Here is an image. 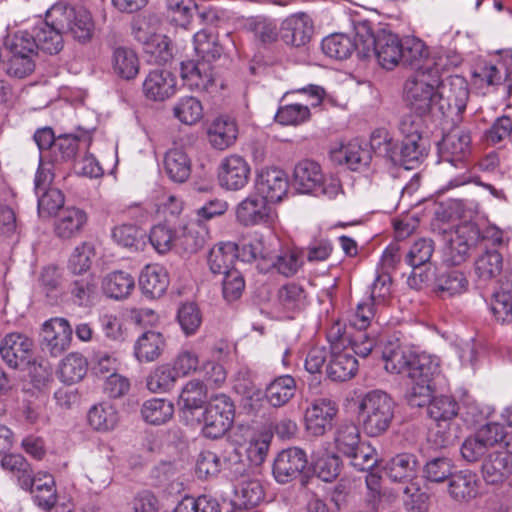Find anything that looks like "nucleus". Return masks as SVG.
Masks as SVG:
<instances>
[{"mask_svg":"<svg viewBox=\"0 0 512 512\" xmlns=\"http://www.w3.org/2000/svg\"><path fill=\"white\" fill-rule=\"evenodd\" d=\"M358 361L346 351L333 352L327 366V375L333 381L343 382L355 376Z\"/></svg>","mask_w":512,"mask_h":512,"instance_id":"36","label":"nucleus"},{"mask_svg":"<svg viewBox=\"0 0 512 512\" xmlns=\"http://www.w3.org/2000/svg\"><path fill=\"white\" fill-rule=\"evenodd\" d=\"M180 75L184 85L195 91H208L215 81L213 67L206 61L188 60L182 62Z\"/></svg>","mask_w":512,"mask_h":512,"instance_id":"18","label":"nucleus"},{"mask_svg":"<svg viewBox=\"0 0 512 512\" xmlns=\"http://www.w3.org/2000/svg\"><path fill=\"white\" fill-rule=\"evenodd\" d=\"M207 398L206 385L198 379L188 381L181 390L178 404L184 412L193 414L202 408Z\"/></svg>","mask_w":512,"mask_h":512,"instance_id":"39","label":"nucleus"},{"mask_svg":"<svg viewBox=\"0 0 512 512\" xmlns=\"http://www.w3.org/2000/svg\"><path fill=\"white\" fill-rule=\"evenodd\" d=\"M458 412V402L445 395L433 397L427 407L428 416L433 422H453Z\"/></svg>","mask_w":512,"mask_h":512,"instance_id":"45","label":"nucleus"},{"mask_svg":"<svg viewBox=\"0 0 512 512\" xmlns=\"http://www.w3.org/2000/svg\"><path fill=\"white\" fill-rule=\"evenodd\" d=\"M234 419V404L225 394L213 396L203 412V434L211 439L222 437Z\"/></svg>","mask_w":512,"mask_h":512,"instance_id":"7","label":"nucleus"},{"mask_svg":"<svg viewBox=\"0 0 512 512\" xmlns=\"http://www.w3.org/2000/svg\"><path fill=\"white\" fill-rule=\"evenodd\" d=\"M427 155V147L423 139H403L400 146L397 145L393 156V164L401 165L405 169H414L416 165Z\"/></svg>","mask_w":512,"mask_h":512,"instance_id":"35","label":"nucleus"},{"mask_svg":"<svg viewBox=\"0 0 512 512\" xmlns=\"http://www.w3.org/2000/svg\"><path fill=\"white\" fill-rule=\"evenodd\" d=\"M49 21L63 28L80 43L89 42L94 34V22L91 13L82 6H72L57 2L47 10Z\"/></svg>","mask_w":512,"mask_h":512,"instance_id":"3","label":"nucleus"},{"mask_svg":"<svg viewBox=\"0 0 512 512\" xmlns=\"http://www.w3.org/2000/svg\"><path fill=\"white\" fill-rule=\"evenodd\" d=\"M434 252V242L428 238L416 240L409 248L405 261L412 268L425 266L430 261Z\"/></svg>","mask_w":512,"mask_h":512,"instance_id":"56","label":"nucleus"},{"mask_svg":"<svg viewBox=\"0 0 512 512\" xmlns=\"http://www.w3.org/2000/svg\"><path fill=\"white\" fill-rule=\"evenodd\" d=\"M307 465L305 452L297 447H290L278 453L273 463V476L280 484L296 479Z\"/></svg>","mask_w":512,"mask_h":512,"instance_id":"14","label":"nucleus"},{"mask_svg":"<svg viewBox=\"0 0 512 512\" xmlns=\"http://www.w3.org/2000/svg\"><path fill=\"white\" fill-rule=\"evenodd\" d=\"M453 463L447 457L434 458L426 463L423 469L424 477L430 482H443L452 474Z\"/></svg>","mask_w":512,"mask_h":512,"instance_id":"62","label":"nucleus"},{"mask_svg":"<svg viewBox=\"0 0 512 512\" xmlns=\"http://www.w3.org/2000/svg\"><path fill=\"white\" fill-rule=\"evenodd\" d=\"M334 443L337 451L344 456L353 455L361 444L357 425L353 422H342L336 429Z\"/></svg>","mask_w":512,"mask_h":512,"instance_id":"43","label":"nucleus"},{"mask_svg":"<svg viewBox=\"0 0 512 512\" xmlns=\"http://www.w3.org/2000/svg\"><path fill=\"white\" fill-rule=\"evenodd\" d=\"M418 462L415 455L400 453L392 457L385 465V473L392 482L404 484L403 493L411 503H423L427 496L414 482L417 478Z\"/></svg>","mask_w":512,"mask_h":512,"instance_id":"4","label":"nucleus"},{"mask_svg":"<svg viewBox=\"0 0 512 512\" xmlns=\"http://www.w3.org/2000/svg\"><path fill=\"white\" fill-rule=\"evenodd\" d=\"M277 296L280 305L287 311H295L302 308L306 298L303 287L296 283L282 286Z\"/></svg>","mask_w":512,"mask_h":512,"instance_id":"60","label":"nucleus"},{"mask_svg":"<svg viewBox=\"0 0 512 512\" xmlns=\"http://www.w3.org/2000/svg\"><path fill=\"white\" fill-rule=\"evenodd\" d=\"M336 414L335 402L326 398L316 399L305 412L306 429L312 435L321 436L331 428Z\"/></svg>","mask_w":512,"mask_h":512,"instance_id":"17","label":"nucleus"},{"mask_svg":"<svg viewBox=\"0 0 512 512\" xmlns=\"http://www.w3.org/2000/svg\"><path fill=\"white\" fill-rule=\"evenodd\" d=\"M269 203L257 192L248 195L236 206L237 221L246 227L274 223L277 215Z\"/></svg>","mask_w":512,"mask_h":512,"instance_id":"9","label":"nucleus"},{"mask_svg":"<svg viewBox=\"0 0 512 512\" xmlns=\"http://www.w3.org/2000/svg\"><path fill=\"white\" fill-rule=\"evenodd\" d=\"M461 63L462 56L457 51L439 47L430 53L429 59L424 62L421 69L430 76H436L438 80H443V72L458 67Z\"/></svg>","mask_w":512,"mask_h":512,"instance_id":"32","label":"nucleus"},{"mask_svg":"<svg viewBox=\"0 0 512 512\" xmlns=\"http://www.w3.org/2000/svg\"><path fill=\"white\" fill-rule=\"evenodd\" d=\"M448 493L456 501H469L478 494V478L469 470L452 473L448 478Z\"/></svg>","mask_w":512,"mask_h":512,"instance_id":"31","label":"nucleus"},{"mask_svg":"<svg viewBox=\"0 0 512 512\" xmlns=\"http://www.w3.org/2000/svg\"><path fill=\"white\" fill-rule=\"evenodd\" d=\"M238 133L236 120L229 116L215 118L207 130L209 143L213 148L221 151L235 144Z\"/></svg>","mask_w":512,"mask_h":512,"instance_id":"23","label":"nucleus"},{"mask_svg":"<svg viewBox=\"0 0 512 512\" xmlns=\"http://www.w3.org/2000/svg\"><path fill=\"white\" fill-rule=\"evenodd\" d=\"M237 245L233 242H220L213 246L207 255V264L213 274H226L235 268Z\"/></svg>","mask_w":512,"mask_h":512,"instance_id":"29","label":"nucleus"},{"mask_svg":"<svg viewBox=\"0 0 512 512\" xmlns=\"http://www.w3.org/2000/svg\"><path fill=\"white\" fill-rule=\"evenodd\" d=\"M42 349L51 356L57 357L64 353L72 341V328L67 319L51 318L42 324Z\"/></svg>","mask_w":512,"mask_h":512,"instance_id":"12","label":"nucleus"},{"mask_svg":"<svg viewBox=\"0 0 512 512\" xmlns=\"http://www.w3.org/2000/svg\"><path fill=\"white\" fill-rule=\"evenodd\" d=\"M357 34L361 51V58L374 55L378 63L385 69H394L403 56L400 38L386 30H380L376 35L366 23L357 25Z\"/></svg>","mask_w":512,"mask_h":512,"instance_id":"1","label":"nucleus"},{"mask_svg":"<svg viewBox=\"0 0 512 512\" xmlns=\"http://www.w3.org/2000/svg\"><path fill=\"white\" fill-rule=\"evenodd\" d=\"M88 221L86 212L77 207H67L57 214L53 230L55 235L63 240L78 237Z\"/></svg>","mask_w":512,"mask_h":512,"instance_id":"19","label":"nucleus"},{"mask_svg":"<svg viewBox=\"0 0 512 512\" xmlns=\"http://www.w3.org/2000/svg\"><path fill=\"white\" fill-rule=\"evenodd\" d=\"M471 153V135L468 131L454 130L445 135L438 144V154L442 162L465 168Z\"/></svg>","mask_w":512,"mask_h":512,"instance_id":"13","label":"nucleus"},{"mask_svg":"<svg viewBox=\"0 0 512 512\" xmlns=\"http://www.w3.org/2000/svg\"><path fill=\"white\" fill-rule=\"evenodd\" d=\"M400 63L420 71L424 62L429 59L430 51L427 45L419 38L407 37L402 41Z\"/></svg>","mask_w":512,"mask_h":512,"instance_id":"40","label":"nucleus"},{"mask_svg":"<svg viewBox=\"0 0 512 512\" xmlns=\"http://www.w3.org/2000/svg\"><path fill=\"white\" fill-rule=\"evenodd\" d=\"M323 182V173L320 165L312 160L299 161L293 171L292 184L303 194L312 193Z\"/></svg>","mask_w":512,"mask_h":512,"instance_id":"24","label":"nucleus"},{"mask_svg":"<svg viewBox=\"0 0 512 512\" xmlns=\"http://www.w3.org/2000/svg\"><path fill=\"white\" fill-rule=\"evenodd\" d=\"M173 414V403L162 398L146 400L141 407L142 418L152 425H161L168 422Z\"/></svg>","mask_w":512,"mask_h":512,"instance_id":"41","label":"nucleus"},{"mask_svg":"<svg viewBox=\"0 0 512 512\" xmlns=\"http://www.w3.org/2000/svg\"><path fill=\"white\" fill-rule=\"evenodd\" d=\"M49 20L46 13L45 22L41 27L37 28L35 39L37 51L41 50L47 54L54 55L59 53L63 48L62 33L64 29L56 27V25Z\"/></svg>","mask_w":512,"mask_h":512,"instance_id":"37","label":"nucleus"},{"mask_svg":"<svg viewBox=\"0 0 512 512\" xmlns=\"http://www.w3.org/2000/svg\"><path fill=\"white\" fill-rule=\"evenodd\" d=\"M395 402L382 390L364 394L358 404L359 419L364 432L370 437L384 434L394 418Z\"/></svg>","mask_w":512,"mask_h":512,"instance_id":"2","label":"nucleus"},{"mask_svg":"<svg viewBox=\"0 0 512 512\" xmlns=\"http://www.w3.org/2000/svg\"><path fill=\"white\" fill-rule=\"evenodd\" d=\"M176 380L175 371L168 364H164L151 371L146 386L152 393H166L174 387Z\"/></svg>","mask_w":512,"mask_h":512,"instance_id":"52","label":"nucleus"},{"mask_svg":"<svg viewBox=\"0 0 512 512\" xmlns=\"http://www.w3.org/2000/svg\"><path fill=\"white\" fill-rule=\"evenodd\" d=\"M357 34V26L355 27V36L343 33H335L325 37L322 40V51L325 55L336 60H344L351 56L353 52L361 58L360 45Z\"/></svg>","mask_w":512,"mask_h":512,"instance_id":"25","label":"nucleus"},{"mask_svg":"<svg viewBox=\"0 0 512 512\" xmlns=\"http://www.w3.org/2000/svg\"><path fill=\"white\" fill-rule=\"evenodd\" d=\"M310 117V110L307 105L289 104L280 107L275 119L282 125H298Z\"/></svg>","mask_w":512,"mask_h":512,"instance_id":"64","label":"nucleus"},{"mask_svg":"<svg viewBox=\"0 0 512 512\" xmlns=\"http://www.w3.org/2000/svg\"><path fill=\"white\" fill-rule=\"evenodd\" d=\"M457 438L453 422H434L428 431V443L434 449H443L454 444Z\"/></svg>","mask_w":512,"mask_h":512,"instance_id":"55","label":"nucleus"},{"mask_svg":"<svg viewBox=\"0 0 512 512\" xmlns=\"http://www.w3.org/2000/svg\"><path fill=\"white\" fill-rule=\"evenodd\" d=\"M28 490L33 493L35 503L44 510L51 509L57 501L54 479L50 475L34 479L32 488Z\"/></svg>","mask_w":512,"mask_h":512,"instance_id":"53","label":"nucleus"},{"mask_svg":"<svg viewBox=\"0 0 512 512\" xmlns=\"http://www.w3.org/2000/svg\"><path fill=\"white\" fill-rule=\"evenodd\" d=\"M3 469L14 475L22 489H31L34 483L30 464L20 454H8L1 460Z\"/></svg>","mask_w":512,"mask_h":512,"instance_id":"44","label":"nucleus"},{"mask_svg":"<svg viewBox=\"0 0 512 512\" xmlns=\"http://www.w3.org/2000/svg\"><path fill=\"white\" fill-rule=\"evenodd\" d=\"M165 347L162 333L148 330L142 333L135 342L134 355L139 362H152L160 357Z\"/></svg>","mask_w":512,"mask_h":512,"instance_id":"33","label":"nucleus"},{"mask_svg":"<svg viewBox=\"0 0 512 512\" xmlns=\"http://www.w3.org/2000/svg\"><path fill=\"white\" fill-rule=\"evenodd\" d=\"M382 357L385 362L384 368L387 372L403 375L408 378L412 376V373L425 370V366H429L431 362L438 358L426 353H417L400 346L384 351ZM427 370L429 368L426 367Z\"/></svg>","mask_w":512,"mask_h":512,"instance_id":"8","label":"nucleus"},{"mask_svg":"<svg viewBox=\"0 0 512 512\" xmlns=\"http://www.w3.org/2000/svg\"><path fill=\"white\" fill-rule=\"evenodd\" d=\"M251 167L241 155L230 154L224 157L218 167L219 185L228 191H239L249 182Z\"/></svg>","mask_w":512,"mask_h":512,"instance_id":"11","label":"nucleus"},{"mask_svg":"<svg viewBox=\"0 0 512 512\" xmlns=\"http://www.w3.org/2000/svg\"><path fill=\"white\" fill-rule=\"evenodd\" d=\"M134 287V277L124 271H113L107 274L102 281L104 294L114 299L126 298Z\"/></svg>","mask_w":512,"mask_h":512,"instance_id":"38","label":"nucleus"},{"mask_svg":"<svg viewBox=\"0 0 512 512\" xmlns=\"http://www.w3.org/2000/svg\"><path fill=\"white\" fill-rule=\"evenodd\" d=\"M175 90L176 79L165 69L150 71L143 83L145 96L153 101H163L174 95Z\"/></svg>","mask_w":512,"mask_h":512,"instance_id":"21","label":"nucleus"},{"mask_svg":"<svg viewBox=\"0 0 512 512\" xmlns=\"http://www.w3.org/2000/svg\"><path fill=\"white\" fill-rule=\"evenodd\" d=\"M178 228L166 224H157L150 230L149 241L159 254H165L172 249L177 250Z\"/></svg>","mask_w":512,"mask_h":512,"instance_id":"49","label":"nucleus"},{"mask_svg":"<svg viewBox=\"0 0 512 512\" xmlns=\"http://www.w3.org/2000/svg\"><path fill=\"white\" fill-rule=\"evenodd\" d=\"M503 258L495 249H486L475 260V273L479 280L489 281L496 278L502 271Z\"/></svg>","mask_w":512,"mask_h":512,"instance_id":"46","label":"nucleus"},{"mask_svg":"<svg viewBox=\"0 0 512 512\" xmlns=\"http://www.w3.org/2000/svg\"><path fill=\"white\" fill-rule=\"evenodd\" d=\"M139 285L146 296L159 298L169 285L168 273L164 267L158 264L147 265L140 274Z\"/></svg>","mask_w":512,"mask_h":512,"instance_id":"27","label":"nucleus"},{"mask_svg":"<svg viewBox=\"0 0 512 512\" xmlns=\"http://www.w3.org/2000/svg\"><path fill=\"white\" fill-rule=\"evenodd\" d=\"M87 419L89 425L94 430L99 432H109L117 427L120 416L113 403L104 401L95 404L90 408Z\"/></svg>","mask_w":512,"mask_h":512,"instance_id":"34","label":"nucleus"},{"mask_svg":"<svg viewBox=\"0 0 512 512\" xmlns=\"http://www.w3.org/2000/svg\"><path fill=\"white\" fill-rule=\"evenodd\" d=\"M470 90L466 79L450 75L439 80L437 110L444 116L461 115L467 106Z\"/></svg>","mask_w":512,"mask_h":512,"instance_id":"6","label":"nucleus"},{"mask_svg":"<svg viewBox=\"0 0 512 512\" xmlns=\"http://www.w3.org/2000/svg\"><path fill=\"white\" fill-rule=\"evenodd\" d=\"M208 238V229L202 223L191 221L178 227L177 251L194 254L202 249Z\"/></svg>","mask_w":512,"mask_h":512,"instance_id":"26","label":"nucleus"},{"mask_svg":"<svg viewBox=\"0 0 512 512\" xmlns=\"http://www.w3.org/2000/svg\"><path fill=\"white\" fill-rule=\"evenodd\" d=\"M80 139L74 135H63L56 139L53 157L56 162H74L79 152Z\"/></svg>","mask_w":512,"mask_h":512,"instance_id":"57","label":"nucleus"},{"mask_svg":"<svg viewBox=\"0 0 512 512\" xmlns=\"http://www.w3.org/2000/svg\"><path fill=\"white\" fill-rule=\"evenodd\" d=\"M191 159L183 147H173L164 156V170L176 183L185 182L191 174Z\"/></svg>","mask_w":512,"mask_h":512,"instance_id":"30","label":"nucleus"},{"mask_svg":"<svg viewBox=\"0 0 512 512\" xmlns=\"http://www.w3.org/2000/svg\"><path fill=\"white\" fill-rule=\"evenodd\" d=\"M235 495L240 506L250 509L263 500L264 490L259 480L247 478L238 484Z\"/></svg>","mask_w":512,"mask_h":512,"instance_id":"51","label":"nucleus"},{"mask_svg":"<svg viewBox=\"0 0 512 512\" xmlns=\"http://www.w3.org/2000/svg\"><path fill=\"white\" fill-rule=\"evenodd\" d=\"M468 288V280L465 275L457 270L442 274L437 279V289L441 295L453 296L465 292Z\"/></svg>","mask_w":512,"mask_h":512,"instance_id":"58","label":"nucleus"},{"mask_svg":"<svg viewBox=\"0 0 512 512\" xmlns=\"http://www.w3.org/2000/svg\"><path fill=\"white\" fill-rule=\"evenodd\" d=\"M297 384L290 375H282L267 384L263 396L274 408L283 407L295 396Z\"/></svg>","mask_w":512,"mask_h":512,"instance_id":"28","label":"nucleus"},{"mask_svg":"<svg viewBox=\"0 0 512 512\" xmlns=\"http://www.w3.org/2000/svg\"><path fill=\"white\" fill-rule=\"evenodd\" d=\"M34 342L21 332L7 333L0 342V355L13 369H21L30 364Z\"/></svg>","mask_w":512,"mask_h":512,"instance_id":"10","label":"nucleus"},{"mask_svg":"<svg viewBox=\"0 0 512 512\" xmlns=\"http://www.w3.org/2000/svg\"><path fill=\"white\" fill-rule=\"evenodd\" d=\"M439 80L420 69L405 83L406 101L415 112L429 114L437 109Z\"/></svg>","mask_w":512,"mask_h":512,"instance_id":"5","label":"nucleus"},{"mask_svg":"<svg viewBox=\"0 0 512 512\" xmlns=\"http://www.w3.org/2000/svg\"><path fill=\"white\" fill-rule=\"evenodd\" d=\"M96 255L95 247L90 242H82L73 250L68 267L74 274L86 273L92 264V261Z\"/></svg>","mask_w":512,"mask_h":512,"instance_id":"54","label":"nucleus"},{"mask_svg":"<svg viewBox=\"0 0 512 512\" xmlns=\"http://www.w3.org/2000/svg\"><path fill=\"white\" fill-rule=\"evenodd\" d=\"M255 188L270 203L279 202L287 193L288 179L281 169L263 168L257 174Z\"/></svg>","mask_w":512,"mask_h":512,"instance_id":"16","label":"nucleus"},{"mask_svg":"<svg viewBox=\"0 0 512 512\" xmlns=\"http://www.w3.org/2000/svg\"><path fill=\"white\" fill-rule=\"evenodd\" d=\"M426 367L429 368L427 372L426 369L419 370L416 373H412V376L409 378L411 380V387L407 393V400L413 407L429 405L433 399L431 382L440 371L439 359L437 358Z\"/></svg>","mask_w":512,"mask_h":512,"instance_id":"15","label":"nucleus"},{"mask_svg":"<svg viewBox=\"0 0 512 512\" xmlns=\"http://www.w3.org/2000/svg\"><path fill=\"white\" fill-rule=\"evenodd\" d=\"M87 367L86 358L80 353L72 352L61 361L58 375L63 383L75 384L86 375Z\"/></svg>","mask_w":512,"mask_h":512,"instance_id":"42","label":"nucleus"},{"mask_svg":"<svg viewBox=\"0 0 512 512\" xmlns=\"http://www.w3.org/2000/svg\"><path fill=\"white\" fill-rule=\"evenodd\" d=\"M4 45L11 53L37 55L35 35L26 30L16 32L11 38L8 37Z\"/></svg>","mask_w":512,"mask_h":512,"instance_id":"61","label":"nucleus"},{"mask_svg":"<svg viewBox=\"0 0 512 512\" xmlns=\"http://www.w3.org/2000/svg\"><path fill=\"white\" fill-rule=\"evenodd\" d=\"M370 146L376 155L393 163L397 141L393 139L386 129H376L373 131L370 137Z\"/></svg>","mask_w":512,"mask_h":512,"instance_id":"59","label":"nucleus"},{"mask_svg":"<svg viewBox=\"0 0 512 512\" xmlns=\"http://www.w3.org/2000/svg\"><path fill=\"white\" fill-rule=\"evenodd\" d=\"M173 115L183 124L193 125L203 117V107L196 97L180 98L173 107Z\"/></svg>","mask_w":512,"mask_h":512,"instance_id":"50","label":"nucleus"},{"mask_svg":"<svg viewBox=\"0 0 512 512\" xmlns=\"http://www.w3.org/2000/svg\"><path fill=\"white\" fill-rule=\"evenodd\" d=\"M312 33V21L305 13L289 16L284 20L281 28L283 41L295 47H300L308 43Z\"/></svg>","mask_w":512,"mask_h":512,"instance_id":"22","label":"nucleus"},{"mask_svg":"<svg viewBox=\"0 0 512 512\" xmlns=\"http://www.w3.org/2000/svg\"><path fill=\"white\" fill-rule=\"evenodd\" d=\"M491 311L497 321L510 323L512 320V294L509 290L501 289L494 292L491 301Z\"/></svg>","mask_w":512,"mask_h":512,"instance_id":"63","label":"nucleus"},{"mask_svg":"<svg viewBox=\"0 0 512 512\" xmlns=\"http://www.w3.org/2000/svg\"><path fill=\"white\" fill-rule=\"evenodd\" d=\"M114 72L123 79L130 80L139 72V60L136 53L127 48H117L113 54Z\"/></svg>","mask_w":512,"mask_h":512,"instance_id":"48","label":"nucleus"},{"mask_svg":"<svg viewBox=\"0 0 512 512\" xmlns=\"http://www.w3.org/2000/svg\"><path fill=\"white\" fill-rule=\"evenodd\" d=\"M194 48L199 61H206L211 64L222 54V47L217 37L207 30H201L194 35Z\"/></svg>","mask_w":512,"mask_h":512,"instance_id":"47","label":"nucleus"},{"mask_svg":"<svg viewBox=\"0 0 512 512\" xmlns=\"http://www.w3.org/2000/svg\"><path fill=\"white\" fill-rule=\"evenodd\" d=\"M481 474L487 484L504 483L512 475V458L501 451L489 453L482 462Z\"/></svg>","mask_w":512,"mask_h":512,"instance_id":"20","label":"nucleus"}]
</instances>
